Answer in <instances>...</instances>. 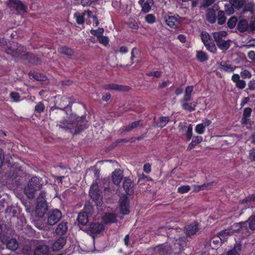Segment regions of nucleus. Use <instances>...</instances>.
I'll return each instance as SVG.
<instances>
[{
	"label": "nucleus",
	"instance_id": "f257e3e1",
	"mask_svg": "<svg viewBox=\"0 0 255 255\" xmlns=\"http://www.w3.org/2000/svg\"><path fill=\"white\" fill-rule=\"evenodd\" d=\"M187 239L185 237H180L175 240V243L170 245L162 244L156 246L154 249L155 253L159 255H175L179 254L185 250Z\"/></svg>",
	"mask_w": 255,
	"mask_h": 255
},
{
	"label": "nucleus",
	"instance_id": "f03ea898",
	"mask_svg": "<svg viewBox=\"0 0 255 255\" xmlns=\"http://www.w3.org/2000/svg\"><path fill=\"white\" fill-rule=\"evenodd\" d=\"M72 118L74 120L73 123L71 124L67 121H63L60 122L59 127L63 129H71L75 126V129L74 134H78L88 128L87 121L85 116L79 117L75 115L72 116Z\"/></svg>",
	"mask_w": 255,
	"mask_h": 255
},
{
	"label": "nucleus",
	"instance_id": "7ed1b4c3",
	"mask_svg": "<svg viewBox=\"0 0 255 255\" xmlns=\"http://www.w3.org/2000/svg\"><path fill=\"white\" fill-rule=\"evenodd\" d=\"M26 49L22 45L12 41L5 49V52L11 55L17 60L21 61L24 54H25Z\"/></svg>",
	"mask_w": 255,
	"mask_h": 255
},
{
	"label": "nucleus",
	"instance_id": "20e7f679",
	"mask_svg": "<svg viewBox=\"0 0 255 255\" xmlns=\"http://www.w3.org/2000/svg\"><path fill=\"white\" fill-rule=\"evenodd\" d=\"M42 184L41 178L37 176L32 177L29 181L27 187L24 188L25 194L29 198H34L35 192L41 188Z\"/></svg>",
	"mask_w": 255,
	"mask_h": 255
},
{
	"label": "nucleus",
	"instance_id": "39448f33",
	"mask_svg": "<svg viewBox=\"0 0 255 255\" xmlns=\"http://www.w3.org/2000/svg\"><path fill=\"white\" fill-rule=\"evenodd\" d=\"M48 209L46 200V192L42 190L36 199L35 214L38 217H42Z\"/></svg>",
	"mask_w": 255,
	"mask_h": 255
},
{
	"label": "nucleus",
	"instance_id": "423d86ee",
	"mask_svg": "<svg viewBox=\"0 0 255 255\" xmlns=\"http://www.w3.org/2000/svg\"><path fill=\"white\" fill-rule=\"evenodd\" d=\"M62 213L58 209H53L48 212L47 215V223L50 226L56 224L61 219Z\"/></svg>",
	"mask_w": 255,
	"mask_h": 255
},
{
	"label": "nucleus",
	"instance_id": "0eeeda50",
	"mask_svg": "<svg viewBox=\"0 0 255 255\" xmlns=\"http://www.w3.org/2000/svg\"><path fill=\"white\" fill-rule=\"evenodd\" d=\"M104 229L105 226L103 224L99 222H94L89 224L86 232L92 237H95V236L101 233Z\"/></svg>",
	"mask_w": 255,
	"mask_h": 255
},
{
	"label": "nucleus",
	"instance_id": "6e6552de",
	"mask_svg": "<svg viewBox=\"0 0 255 255\" xmlns=\"http://www.w3.org/2000/svg\"><path fill=\"white\" fill-rule=\"evenodd\" d=\"M6 3L9 8L16 11H20L23 12H26L27 11V6L20 0H7Z\"/></svg>",
	"mask_w": 255,
	"mask_h": 255
},
{
	"label": "nucleus",
	"instance_id": "1a4fd4ad",
	"mask_svg": "<svg viewBox=\"0 0 255 255\" xmlns=\"http://www.w3.org/2000/svg\"><path fill=\"white\" fill-rule=\"evenodd\" d=\"M89 195L97 206L100 207L102 205L103 201L101 197V192L98 187L94 189L91 187L89 190Z\"/></svg>",
	"mask_w": 255,
	"mask_h": 255
},
{
	"label": "nucleus",
	"instance_id": "9d476101",
	"mask_svg": "<svg viewBox=\"0 0 255 255\" xmlns=\"http://www.w3.org/2000/svg\"><path fill=\"white\" fill-rule=\"evenodd\" d=\"M8 176L11 178L15 179L18 177H22L25 175V173L22 168V167L17 164L14 163L13 165H11Z\"/></svg>",
	"mask_w": 255,
	"mask_h": 255
},
{
	"label": "nucleus",
	"instance_id": "9b49d317",
	"mask_svg": "<svg viewBox=\"0 0 255 255\" xmlns=\"http://www.w3.org/2000/svg\"><path fill=\"white\" fill-rule=\"evenodd\" d=\"M69 100V98L66 97H62L61 99L60 103L59 104L60 107L56 106L51 107L50 108V111H52L55 110V109H59L60 110L65 111H66V109L68 108H70V110H71L72 106L74 102H72L71 100H70L68 101V104L67 105L65 104V103H67V100Z\"/></svg>",
	"mask_w": 255,
	"mask_h": 255
},
{
	"label": "nucleus",
	"instance_id": "f8f14e48",
	"mask_svg": "<svg viewBox=\"0 0 255 255\" xmlns=\"http://www.w3.org/2000/svg\"><path fill=\"white\" fill-rule=\"evenodd\" d=\"M21 62L31 63L32 64H39L41 63V61L40 58L34 54L28 53L26 51L25 54H24Z\"/></svg>",
	"mask_w": 255,
	"mask_h": 255
},
{
	"label": "nucleus",
	"instance_id": "ddd939ff",
	"mask_svg": "<svg viewBox=\"0 0 255 255\" xmlns=\"http://www.w3.org/2000/svg\"><path fill=\"white\" fill-rule=\"evenodd\" d=\"M185 230L187 236L190 237L195 235L199 230V223L197 221H194L185 227Z\"/></svg>",
	"mask_w": 255,
	"mask_h": 255
},
{
	"label": "nucleus",
	"instance_id": "4468645a",
	"mask_svg": "<svg viewBox=\"0 0 255 255\" xmlns=\"http://www.w3.org/2000/svg\"><path fill=\"white\" fill-rule=\"evenodd\" d=\"M103 88L107 90H116L119 91H128L130 89V87L128 86L115 84L105 85L103 86Z\"/></svg>",
	"mask_w": 255,
	"mask_h": 255
},
{
	"label": "nucleus",
	"instance_id": "2eb2a0df",
	"mask_svg": "<svg viewBox=\"0 0 255 255\" xmlns=\"http://www.w3.org/2000/svg\"><path fill=\"white\" fill-rule=\"evenodd\" d=\"M123 187L127 194L131 195L133 194V184L130 179L127 177L125 178L123 183Z\"/></svg>",
	"mask_w": 255,
	"mask_h": 255
},
{
	"label": "nucleus",
	"instance_id": "dca6fc26",
	"mask_svg": "<svg viewBox=\"0 0 255 255\" xmlns=\"http://www.w3.org/2000/svg\"><path fill=\"white\" fill-rule=\"evenodd\" d=\"M129 201L127 197L120 198V207L121 212L124 215H128L129 213Z\"/></svg>",
	"mask_w": 255,
	"mask_h": 255
},
{
	"label": "nucleus",
	"instance_id": "f3484780",
	"mask_svg": "<svg viewBox=\"0 0 255 255\" xmlns=\"http://www.w3.org/2000/svg\"><path fill=\"white\" fill-rule=\"evenodd\" d=\"M102 219L106 224L115 223L117 221L116 215L115 214L112 213H106Z\"/></svg>",
	"mask_w": 255,
	"mask_h": 255
},
{
	"label": "nucleus",
	"instance_id": "a211bd4d",
	"mask_svg": "<svg viewBox=\"0 0 255 255\" xmlns=\"http://www.w3.org/2000/svg\"><path fill=\"white\" fill-rule=\"evenodd\" d=\"M34 255H49V249L46 245H39L34 251Z\"/></svg>",
	"mask_w": 255,
	"mask_h": 255
},
{
	"label": "nucleus",
	"instance_id": "6ab92c4d",
	"mask_svg": "<svg viewBox=\"0 0 255 255\" xmlns=\"http://www.w3.org/2000/svg\"><path fill=\"white\" fill-rule=\"evenodd\" d=\"M123 177V172L120 169H116L112 174V180L115 185H118Z\"/></svg>",
	"mask_w": 255,
	"mask_h": 255
},
{
	"label": "nucleus",
	"instance_id": "aec40b11",
	"mask_svg": "<svg viewBox=\"0 0 255 255\" xmlns=\"http://www.w3.org/2000/svg\"><path fill=\"white\" fill-rule=\"evenodd\" d=\"M66 243L65 237H60L52 245V249L54 251H59L62 249Z\"/></svg>",
	"mask_w": 255,
	"mask_h": 255
},
{
	"label": "nucleus",
	"instance_id": "412c9836",
	"mask_svg": "<svg viewBox=\"0 0 255 255\" xmlns=\"http://www.w3.org/2000/svg\"><path fill=\"white\" fill-rule=\"evenodd\" d=\"M233 232L231 229H225L220 232L218 235L221 238V242L224 243L226 242L228 237L233 235Z\"/></svg>",
	"mask_w": 255,
	"mask_h": 255
},
{
	"label": "nucleus",
	"instance_id": "4be33fe9",
	"mask_svg": "<svg viewBox=\"0 0 255 255\" xmlns=\"http://www.w3.org/2000/svg\"><path fill=\"white\" fill-rule=\"evenodd\" d=\"M193 86H188L186 88L183 98L181 101V102H189L191 100V94L193 91Z\"/></svg>",
	"mask_w": 255,
	"mask_h": 255
},
{
	"label": "nucleus",
	"instance_id": "5701e85b",
	"mask_svg": "<svg viewBox=\"0 0 255 255\" xmlns=\"http://www.w3.org/2000/svg\"><path fill=\"white\" fill-rule=\"evenodd\" d=\"M237 28L240 32L243 33L249 29V24L246 19H243L239 21Z\"/></svg>",
	"mask_w": 255,
	"mask_h": 255
},
{
	"label": "nucleus",
	"instance_id": "b1692460",
	"mask_svg": "<svg viewBox=\"0 0 255 255\" xmlns=\"http://www.w3.org/2000/svg\"><path fill=\"white\" fill-rule=\"evenodd\" d=\"M212 35L216 44H217L221 41L223 40V38L227 35V33L225 31H219L213 32Z\"/></svg>",
	"mask_w": 255,
	"mask_h": 255
},
{
	"label": "nucleus",
	"instance_id": "393cba45",
	"mask_svg": "<svg viewBox=\"0 0 255 255\" xmlns=\"http://www.w3.org/2000/svg\"><path fill=\"white\" fill-rule=\"evenodd\" d=\"M203 141V137L200 136H195L193 137L192 140L189 144L187 150H191L195 148V147L198 144L200 143Z\"/></svg>",
	"mask_w": 255,
	"mask_h": 255
},
{
	"label": "nucleus",
	"instance_id": "a878e982",
	"mask_svg": "<svg viewBox=\"0 0 255 255\" xmlns=\"http://www.w3.org/2000/svg\"><path fill=\"white\" fill-rule=\"evenodd\" d=\"M85 213L80 212L78 215L77 221L79 225H86L89 222V218Z\"/></svg>",
	"mask_w": 255,
	"mask_h": 255
},
{
	"label": "nucleus",
	"instance_id": "bb28decb",
	"mask_svg": "<svg viewBox=\"0 0 255 255\" xmlns=\"http://www.w3.org/2000/svg\"><path fill=\"white\" fill-rule=\"evenodd\" d=\"M242 248V245L240 243H236L235 244L233 249L229 250L227 254L228 255H240Z\"/></svg>",
	"mask_w": 255,
	"mask_h": 255
},
{
	"label": "nucleus",
	"instance_id": "cd10ccee",
	"mask_svg": "<svg viewBox=\"0 0 255 255\" xmlns=\"http://www.w3.org/2000/svg\"><path fill=\"white\" fill-rule=\"evenodd\" d=\"M207 21L212 24L214 23L216 20V14L215 11L213 9H209L206 14Z\"/></svg>",
	"mask_w": 255,
	"mask_h": 255
},
{
	"label": "nucleus",
	"instance_id": "c85d7f7f",
	"mask_svg": "<svg viewBox=\"0 0 255 255\" xmlns=\"http://www.w3.org/2000/svg\"><path fill=\"white\" fill-rule=\"evenodd\" d=\"M233 227L236 229H235V231L236 232L247 231L248 229L247 226V221H246L235 223Z\"/></svg>",
	"mask_w": 255,
	"mask_h": 255
},
{
	"label": "nucleus",
	"instance_id": "c756f323",
	"mask_svg": "<svg viewBox=\"0 0 255 255\" xmlns=\"http://www.w3.org/2000/svg\"><path fill=\"white\" fill-rule=\"evenodd\" d=\"M68 229L67 223L62 222L60 223L56 229V233L59 235H63Z\"/></svg>",
	"mask_w": 255,
	"mask_h": 255
},
{
	"label": "nucleus",
	"instance_id": "7c9ffc66",
	"mask_svg": "<svg viewBox=\"0 0 255 255\" xmlns=\"http://www.w3.org/2000/svg\"><path fill=\"white\" fill-rule=\"evenodd\" d=\"M153 4V0H146L145 2L144 1L142 2L140 4L142 7V11L144 13L148 12L150 10L151 7Z\"/></svg>",
	"mask_w": 255,
	"mask_h": 255
},
{
	"label": "nucleus",
	"instance_id": "2f4dec72",
	"mask_svg": "<svg viewBox=\"0 0 255 255\" xmlns=\"http://www.w3.org/2000/svg\"><path fill=\"white\" fill-rule=\"evenodd\" d=\"M59 53L67 56H72L74 54V51L71 48L66 46H61L58 49Z\"/></svg>",
	"mask_w": 255,
	"mask_h": 255
},
{
	"label": "nucleus",
	"instance_id": "473e14b6",
	"mask_svg": "<svg viewBox=\"0 0 255 255\" xmlns=\"http://www.w3.org/2000/svg\"><path fill=\"white\" fill-rule=\"evenodd\" d=\"M6 246L8 249L15 251L17 249L18 244L15 239L12 238L7 241Z\"/></svg>",
	"mask_w": 255,
	"mask_h": 255
},
{
	"label": "nucleus",
	"instance_id": "72a5a7b5",
	"mask_svg": "<svg viewBox=\"0 0 255 255\" xmlns=\"http://www.w3.org/2000/svg\"><path fill=\"white\" fill-rule=\"evenodd\" d=\"M183 109L189 112H192L195 110L196 105L194 103H189L188 102H184L181 105Z\"/></svg>",
	"mask_w": 255,
	"mask_h": 255
},
{
	"label": "nucleus",
	"instance_id": "f704fd0d",
	"mask_svg": "<svg viewBox=\"0 0 255 255\" xmlns=\"http://www.w3.org/2000/svg\"><path fill=\"white\" fill-rule=\"evenodd\" d=\"M177 18L174 16H165L164 17V21L166 24L171 28H173L175 25V22L177 21Z\"/></svg>",
	"mask_w": 255,
	"mask_h": 255
},
{
	"label": "nucleus",
	"instance_id": "c9c22d12",
	"mask_svg": "<svg viewBox=\"0 0 255 255\" xmlns=\"http://www.w3.org/2000/svg\"><path fill=\"white\" fill-rule=\"evenodd\" d=\"M28 76L30 79H33L35 80H44V78L45 77L43 74L34 71H30L28 74Z\"/></svg>",
	"mask_w": 255,
	"mask_h": 255
},
{
	"label": "nucleus",
	"instance_id": "e433bc0d",
	"mask_svg": "<svg viewBox=\"0 0 255 255\" xmlns=\"http://www.w3.org/2000/svg\"><path fill=\"white\" fill-rule=\"evenodd\" d=\"M231 41L230 40H222L219 43L217 44V46L221 50L225 51L229 48L231 46Z\"/></svg>",
	"mask_w": 255,
	"mask_h": 255
},
{
	"label": "nucleus",
	"instance_id": "4c0bfd02",
	"mask_svg": "<svg viewBox=\"0 0 255 255\" xmlns=\"http://www.w3.org/2000/svg\"><path fill=\"white\" fill-rule=\"evenodd\" d=\"M82 213H85L87 215L91 217L94 212V208L90 203H87L85 204L84 208V211Z\"/></svg>",
	"mask_w": 255,
	"mask_h": 255
},
{
	"label": "nucleus",
	"instance_id": "58836bf2",
	"mask_svg": "<svg viewBox=\"0 0 255 255\" xmlns=\"http://www.w3.org/2000/svg\"><path fill=\"white\" fill-rule=\"evenodd\" d=\"M249 223V228L252 231L255 230V211L253 212L251 216L247 221Z\"/></svg>",
	"mask_w": 255,
	"mask_h": 255
},
{
	"label": "nucleus",
	"instance_id": "ea45409f",
	"mask_svg": "<svg viewBox=\"0 0 255 255\" xmlns=\"http://www.w3.org/2000/svg\"><path fill=\"white\" fill-rule=\"evenodd\" d=\"M255 202V193L250 194L245 198L239 201L240 204H247L250 203H254Z\"/></svg>",
	"mask_w": 255,
	"mask_h": 255
},
{
	"label": "nucleus",
	"instance_id": "a19ab883",
	"mask_svg": "<svg viewBox=\"0 0 255 255\" xmlns=\"http://www.w3.org/2000/svg\"><path fill=\"white\" fill-rule=\"evenodd\" d=\"M196 58L200 62H202L207 61L208 59L207 54L201 50L196 52Z\"/></svg>",
	"mask_w": 255,
	"mask_h": 255
},
{
	"label": "nucleus",
	"instance_id": "79ce46f5",
	"mask_svg": "<svg viewBox=\"0 0 255 255\" xmlns=\"http://www.w3.org/2000/svg\"><path fill=\"white\" fill-rule=\"evenodd\" d=\"M201 40L204 45L211 42L212 39L210 35L205 31H202L201 33Z\"/></svg>",
	"mask_w": 255,
	"mask_h": 255
},
{
	"label": "nucleus",
	"instance_id": "37998d69",
	"mask_svg": "<svg viewBox=\"0 0 255 255\" xmlns=\"http://www.w3.org/2000/svg\"><path fill=\"white\" fill-rule=\"evenodd\" d=\"M235 68L236 67H234L230 64H228L226 63H221V69L226 72H233Z\"/></svg>",
	"mask_w": 255,
	"mask_h": 255
},
{
	"label": "nucleus",
	"instance_id": "c03bdc74",
	"mask_svg": "<svg viewBox=\"0 0 255 255\" xmlns=\"http://www.w3.org/2000/svg\"><path fill=\"white\" fill-rule=\"evenodd\" d=\"M140 122H141V121L139 120L137 121H135L134 122H132L131 124H129L126 127L124 131H129L131 130L132 129L139 127L140 125Z\"/></svg>",
	"mask_w": 255,
	"mask_h": 255
},
{
	"label": "nucleus",
	"instance_id": "a18cd8bd",
	"mask_svg": "<svg viewBox=\"0 0 255 255\" xmlns=\"http://www.w3.org/2000/svg\"><path fill=\"white\" fill-rule=\"evenodd\" d=\"M169 119L168 117L161 116L159 119V122L157 126L162 128L164 127L169 122Z\"/></svg>",
	"mask_w": 255,
	"mask_h": 255
},
{
	"label": "nucleus",
	"instance_id": "49530a36",
	"mask_svg": "<svg viewBox=\"0 0 255 255\" xmlns=\"http://www.w3.org/2000/svg\"><path fill=\"white\" fill-rule=\"evenodd\" d=\"M204 45L209 52H212L213 53H216L217 48L213 41L205 44Z\"/></svg>",
	"mask_w": 255,
	"mask_h": 255
},
{
	"label": "nucleus",
	"instance_id": "de8ad7c7",
	"mask_svg": "<svg viewBox=\"0 0 255 255\" xmlns=\"http://www.w3.org/2000/svg\"><path fill=\"white\" fill-rule=\"evenodd\" d=\"M217 16L218 23L219 24H223L225 22L226 20V18L225 17V13L223 11L220 10L218 11Z\"/></svg>",
	"mask_w": 255,
	"mask_h": 255
},
{
	"label": "nucleus",
	"instance_id": "09e8293b",
	"mask_svg": "<svg viewBox=\"0 0 255 255\" xmlns=\"http://www.w3.org/2000/svg\"><path fill=\"white\" fill-rule=\"evenodd\" d=\"M74 17L76 18V22L79 24H82L85 22L84 13L80 14L76 12L74 14Z\"/></svg>",
	"mask_w": 255,
	"mask_h": 255
},
{
	"label": "nucleus",
	"instance_id": "8fccbe9b",
	"mask_svg": "<svg viewBox=\"0 0 255 255\" xmlns=\"http://www.w3.org/2000/svg\"><path fill=\"white\" fill-rule=\"evenodd\" d=\"M45 110V106L42 102H38L35 106L34 111L36 113L41 114Z\"/></svg>",
	"mask_w": 255,
	"mask_h": 255
},
{
	"label": "nucleus",
	"instance_id": "3c124183",
	"mask_svg": "<svg viewBox=\"0 0 255 255\" xmlns=\"http://www.w3.org/2000/svg\"><path fill=\"white\" fill-rule=\"evenodd\" d=\"M104 31V30L103 28H99L97 29H91L90 30V33L96 36L98 38L103 35Z\"/></svg>",
	"mask_w": 255,
	"mask_h": 255
},
{
	"label": "nucleus",
	"instance_id": "603ef678",
	"mask_svg": "<svg viewBox=\"0 0 255 255\" xmlns=\"http://www.w3.org/2000/svg\"><path fill=\"white\" fill-rule=\"evenodd\" d=\"M193 126L192 124H189L187 127V130L186 131L185 136L188 141H189L193 135Z\"/></svg>",
	"mask_w": 255,
	"mask_h": 255
},
{
	"label": "nucleus",
	"instance_id": "864d4df0",
	"mask_svg": "<svg viewBox=\"0 0 255 255\" xmlns=\"http://www.w3.org/2000/svg\"><path fill=\"white\" fill-rule=\"evenodd\" d=\"M191 189L189 185H182L178 188L177 191L180 194H184L187 193Z\"/></svg>",
	"mask_w": 255,
	"mask_h": 255
},
{
	"label": "nucleus",
	"instance_id": "5fc2aeb1",
	"mask_svg": "<svg viewBox=\"0 0 255 255\" xmlns=\"http://www.w3.org/2000/svg\"><path fill=\"white\" fill-rule=\"evenodd\" d=\"M237 22V18L235 16H232L227 22L228 26L231 29L233 28L236 26Z\"/></svg>",
	"mask_w": 255,
	"mask_h": 255
},
{
	"label": "nucleus",
	"instance_id": "6e6d98bb",
	"mask_svg": "<svg viewBox=\"0 0 255 255\" xmlns=\"http://www.w3.org/2000/svg\"><path fill=\"white\" fill-rule=\"evenodd\" d=\"M211 243L216 247L220 245L222 243L221 242V238L217 235V236H213L210 240Z\"/></svg>",
	"mask_w": 255,
	"mask_h": 255
},
{
	"label": "nucleus",
	"instance_id": "4d7b16f0",
	"mask_svg": "<svg viewBox=\"0 0 255 255\" xmlns=\"http://www.w3.org/2000/svg\"><path fill=\"white\" fill-rule=\"evenodd\" d=\"M146 22L152 24L155 22V17L152 14H148L145 17Z\"/></svg>",
	"mask_w": 255,
	"mask_h": 255
},
{
	"label": "nucleus",
	"instance_id": "13d9d810",
	"mask_svg": "<svg viewBox=\"0 0 255 255\" xmlns=\"http://www.w3.org/2000/svg\"><path fill=\"white\" fill-rule=\"evenodd\" d=\"M215 185V183L214 181L208 182L207 183H204L202 185H200V187H201L200 189L206 190V189H211V187Z\"/></svg>",
	"mask_w": 255,
	"mask_h": 255
},
{
	"label": "nucleus",
	"instance_id": "bf43d9fd",
	"mask_svg": "<svg viewBox=\"0 0 255 255\" xmlns=\"http://www.w3.org/2000/svg\"><path fill=\"white\" fill-rule=\"evenodd\" d=\"M205 128L203 125L201 124L197 125L195 129L196 132L199 134H203L205 131Z\"/></svg>",
	"mask_w": 255,
	"mask_h": 255
},
{
	"label": "nucleus",
	"instance_id": "052dcab7",
	"mask_svg": "<svg viewBox=\"0 0 255 255\" xmlns=\"http://www.w3.org/2000/svg\"><path fill=\"white\" fill-rule=\"evenodd\" d=\"M128 25L130 28L137 30L138 28V25L134 19L130 20L128 23Z\"/></svg>",
	"mask_w": 255,
	"mask_h": 255
},
{
	"label": "nucleus",
	"instance_id": "680f3d73",
	"mask_svg": "<svg viewBox=\"0 0 255 255\" xmlns=\"http://www.w3.org/2000/svg\"><path fill=\"white\" fill-rule=\"evenodd\" d=\"M10 97L14 101L17 102L19 100L20 96L18 93L12 92L10 93Z\"/></svg>",
	"mask_w": 255,
	"mask_h": 255
},
{
	"label": "nucleus",
	"instance_id": "e2e57ef3",
	"mask_svg": "<svg viewBox=\"0 0 255 255\" xmlns=\"http://www.w3.org/2000/svg\"><path fill=\"white\" fill-rule=\"evenodd\" d=\"M98 40L100 43H102L105 45H106L109 43V40L107 37L101 35L99 38H97Z\"/></svg>",
	"mask_w": 255,
	"mask_h": 255
},
{
	"label": "nucleus",
	"instance_id": "0e129e2a",
	"mask_svg": "<svg viewBox=\"0 0 255 255\" xmlns=\"http://www.w3.org/2000/svg\"><path fill=\"white\" fill-rule=\"evenodd\" d=\"M241 75L242 78L244 79L250 78L251 77V74L250 72L247 70H245L241 72Z\"/></svg>",
	"mask_w": 255,
	"mask_h": 255
},
{
	"label": "nucleus",
	"instance_id": "69168bd1",
	"mask_svg": "<svg viewBox=\"0 0 255 255\" xmlns=\"http://www.w3.org/2000/svg\"><path fill=\"white\" fill-rule=\"evenodd\" d=\"M252 112V110L251 108H246L244 110L243 116H244L245 117L249 118L251 115Z\"/></svg>",
	"mask_w": 255,
	"mask_h": 255
},
{
	"label": "nucleus",
	"instance_id": "338daca9",
	"mask_svg": "<svg viewBox=\"0 0 255 255\" xmlns=\"http://www.w3.org/2000/svg\"><path fill=\"white\" fill-rule=\"evenodd\" d=\"M249 29L252 31L255 30V17L251 18Z\"/></svg>",
	"mask_w": 255,
	"mask_h": 255
},
{
	"label": "nucleus",
	"instance_id": "774afa93",
	"mask_svg": "<svg viewBox=\"0 0 255 255\" xmlns=\"http://www.w3.org/2000/svg\"><path fill=\"white\" fill-rule=\"evenodd\" d=\"M249 156L252 161H255V147L249 150Z\"/></svg>",
	"mask_w": 255,
	"mask_h": 255
}]
</instances>
